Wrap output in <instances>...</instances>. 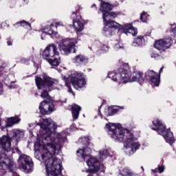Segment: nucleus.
<instances>
[{
  "instance_id": "a18cd8bd",
  "label": "nucleus",
  "mask_w": 176,
  "mask_h": 176,
  "mask_svg": "<svg viewBox=\"0 0 176 176\" xmlns=\"http://www.w3.org/2000/svg\"><path fill=\"white\" fill-rule=\"evenodd\" d=\"M91 8H95L96 10H97V6H96V4L92 5Z\"/></svg>"
},
{
  "instance_id": "f704fd0d",
  "label": "nucleus",
  "mask_w": 176,
  "mask_h": 176,
  "mask_svg": "<svg viewBox=\"0 0 176 176\" xmlns=\"http://www.w3.org/2000/svg\"><path fill=\"white\" fill-rule=\"evenodd\" d=\"M122 172L124 173V174H125V175H129V173H131V170L129 168H124L123 170H122Z\"/></svg>"
},
{
  "instance_id": "37998d69",
  "label": "nucleus",
  "mask_w": 176,
  "mask_h": 176,
  "mask_svg": "<svg viewBox=\"0 0 176 176\" xmlns=\"http://www.w3.org/2000/svg\"><path fill=\"white\" fill-rule=\"evenodd\" d=\"M102 105H104V103H102L100 107H99V112H98V115H100V113H101V107H102Z\"/></svg>"
},
{
  "instance_id": "b1692460",
  "label": "nucleus",
  "mask_w": 176,
  "mask_h": 176,
  "mask_svg": "<svg viewBox=\"0 0 176 176\" xmlns=\"http://www.w3.org/2000/svg\"><path fill=\"white\" fill-rule=\"evenodd\" d=\"M100 158L102 160H104V159H107V156H112L111 153H109V151L108 149H103L100 151Z\"/></svg>"
},
{
  "instance_id": "412c9836",
  "label": "nucleus",
  "mask_w": 176,
  "mask_h": 176,
  "mask_svg": "<svg viewBox=\"0 0 176 176\" xmlns=\"http://www.w3.org/2000/svg\"><path fill=\"white\" fill-rule=\"evenodd\" d=\"M52 27H54V24L53 23H52L50 26L49 25L45 26L42 30L43 34H45L46 35L56 34V32L53 30V29L52 28Z\"/></svg>"
},
{
  "instance_id": "f8f14e48",
  "label": "nucleus",
  "mask_w": 176,
  "mask_h": 176,
  "mask_svg": "<svg viewBox=\"0 0 176 176\" xmlns=\"http://www.w3.org/2000/svg\"><path fill=\"white\" fill-rule=\"evenodd\" d=\"M54 103L53 102L43 100L40 103L39 110L41 115H49L54 111Z\"/></svg>"
},
{
  "instance_id": "1a4fd4ad",
  "label": "nucleus",
  "mask_w": 176,
  "mask_h": 176,
  "mask_svg": "<svg viewBox=\"0 0 176 176\" xmlns=\"http://www.w3.org/2000/svg\"><path fill=\"white\" fill-rule=\"evenodd\" d=\"M18 164L19 166V168L23 170L24 173H32V170H34V162H32V159L25 154H21L19 156Z\"/></svg>"
},
{
  "instance_id": "a211bd4d",
  "label": "nucleus",
  "mask_w": 176,
  "mask_h": 176,
  "mask_svg": "<svg viewBox=\"0 0 176 176\" xmlns=\"http://www.w3.org/2000/svg\"><path fill=\"white\" fill-rule=\"evenodd\" d=\"M82 111V107L80 106L74 104L72 106V113L73 116L74 120H78V118H79V113Z\"/></svg>"
},
{
  "instance_id": "7ed1b4c3",
  "label": "nucleus",
  "mask_w": 176,
  "mask_h": 176,
  "mask_svg": "<svg viewBox=\"0 0 176 176\" xmlns=\"http://www.w3.org/2000/svg\"><path fill=\"white\" fill-rule=\"evenodd\" d=\"M113 9V6L108 2L101 1L100 10L102 13V19L104 27L102 29V34L105 36H112L115 34V30L120 31L122 30L124 34L129 35V30L133 27L130 23H126L122 26L116 21L111 19L112 17H116V13L109 12Z\"/></svg>"
},
{
  "instance_id": "cd10ccee",
  "label": "nucleus",
  "mask_w": 176,
  "mask_h": 176,
  "mask_svg": "<svg viewBox=\"0 0 176 176\" xmlns=\"http://www.w3.org/2000/svg\"><path fill=\"white\" fill-rule=\"evenodd\" d=\"M5 68H6V63L3 60H0V78L1 77L2 72Z\"/></svg>"
},
{
  "instance_id": "aec40b11",
  "label": "nucleus",
  "mask_w": 176,
  "mask_h": 176,
  "mask_svg": "<svg viewBox=\"0 0 176 176\" xmlns=\"http://www.w3.org/2000/svg\"><path fill=\"white\" fill-rule=\"evenodd\" d=\"M13 27H14V28H19V27H23V28H31V23L25 20H22L14 23Z\"/></svg>"
},
{
  "instance_id": "c85d7f7f",
  "label": "nucleus",
  "mask_w": 176,
  "mask_h": 176,
  "mask_svg": "<svg viewBox=\"0 0 176 176\" xmlns=\"http://www.w3.org/2000/svg\"><path fill=\"white\" fill-rule=\"evenodd\" d=\"M128 34H131L133 36H135V35L138 34V30H137V28L131 26V29L129 30Z\"/></svg>"
},
{
  "instance_id": "6e6d98bb",
  "label": "nucleus",
  "mask_w": 176,
  "mask_h": 176,
  "mask_svg": "<svg viewBox=\"0 0 176 176\" xmlns=\"http://www.w3.org/2000/svg\"><path fill=\"white\" fill-rule=\"evenodd\" d=\"M0 127H1V120H0Z\"/></svg>"
},
{
  "instance_id": "4be33fe9",
  "label": "nucleus",
  "mask_w": 176,
  "mask_h": 176,
  "mask_svg": "<svg viewBox=\"0 0 176 176\" xmlns=\"http://www.w3.org/2000/svg\"><path fill=\"white\" fill-rule=\"evenodd\" d=\"M144 39V36H140L137 38H135L132 43V46L137 47V46H142V40Z\"/></svg>"
},
{
  "instance_id": "72a5a7b5",
  "label": "nucleus",
  "mask_w": 176,
  "mask_h": 176,
  "mask_svg": "<svg viewBox=\"0 0 176 176\" xmlns=\"http://www.w3.org/2000/svg\"><path fill=\"white\" fill-rule=\"evenodd\" d=\"M86 173H89V174L87 176H93V174H94V173H98V171H96L94 170V169L91 168L87 170Z\"/></svg>"
},
{
  "instance_id": "c03bdc74",
  "label": "nucleus",
  "mask_w": 176,
  "mask_h": 176,
  "mask_svg": "<svg viewBox=\"0 0 176 176\" xmlns=\"http://www.w3.org/2000/svg\"><path fill=\"white\" fill-rule=\"evenodd\" d=\"M163 68H164V67H161L159 72V75H160V74H162V72L163 71Z\"/></svg>"
},
{
  "instance_id": "9b49d317",
  "label": "nucleus",
  "mask_w": 176,
  "mask_h": 176,
  "mask_svg": "<svg viewBox=\"0 0 176 176\" xmlns=\"http://www.w3.org/2000/svg\"><path fill=\"white\" fill-rule=\"evenodd\" d=\"M70 80L72 86L76 90H79V89H83V87H86L87 83L86 82V79L82 76V75H79L78 74L72 75L70 77Z\"/></svg>"
},
{
  "instance_id": "473e14b6",
  "label": "nucleus",
  "mask_w": 176,
  "mask_h": 176,
  "mask_svg": "<svg viewBox=\"0 0 176 176\" xmlns=\"http://www.w3.org/2000/svg\"><path fill=\"white\" fill-rule=\"evenodd\" d=\"M41 148H42V145L40 144L39 142H36L34 143V149L35 151H41Z\"/></svg>"
},
{
  "instance_id": "4c0bfd02",
  "label": "nucleus",
  "mask_w": 176,
  "mask_h": 176,
  "mask_svg": "<svg viewBox=\"0 0 176 176\" xmlns=\"http://www.w3.org/2000/svg\"><path fill=\"white\" fill-rule=\"evenodd\" d=\"M109 49V48L108 47V45H103L102 47V50H103L104 52H108Z\"/></svg>"
},
{
  "instance_id": "f257e3e1",
  "label": "nucleus",
  "mask_w": 176,
  "mask_h": 176,
  "mask_svg": "<svg viewBox=\"0 0 176 176\" xmlns=\"http://www.w3.org/2000/svg\"><path fill=\"white\" fill-rule=\"evenodd\" d=\"M43 131L41 134L43 140L42 160L45 163V171L47 175L63 176V165L58 158H53L54 155L58 153L63 148V144L67 141V133L61 132L54 138V132L57 129V124L51 118L43 119V122L38 124Z\"/></svg>"
},
{
  "instance_id": "de8ad7c7",
  "label": "nucleus",
  "mask_w": 176,
  "mask_h": 176,
  "mask_svg": "<svg viewBox=\"0 0 176 176\" xmlns=\"http://www.w3.org/2000/svg\"><path fill=\"white\" fill-rule=\"evenodd\" d=\"M96 45H100V42L96 41Z\"/></svg>"
},
{
  "instance_id": "a878e982",
  "label": "nucleus",
  "mask_w": 176,
  "mask_h": 176,
  "mask_svg": "<svg viewBox=\"0 0 176 176\" xmlns=\"http://www.w3.org/2000/svg\"><path fill=\"white\" fill-rule=\"evenodd\" d=\"M148 19H149V14L143 11V12L140 14L141 21H142V23H146V21H148Z\"/></svg>"
},
{
  "instance_id": "8fccbe9b",
  "label": "nucleus",
  "mask_w": 176,
  "mask_h": 176,
  "mask_svg": "<svg viewBox=\"0 0 176 176\" xmlns=\"http://www.w3.org/2000/svg\"><path fill=\"white\" fill-rule=\"evenodd\" d=\"M0 78H2V72H1V77H0ZM0 80H2V79H0Z\"/></svg>"
},
{
  "instance_id": "dca6fc26",
  "label": "nucleus",
  "mask_w": 176,
  "mask_h": 176,
  "mask_svg": "<svg viewBox=\"0 0 176 176\" xmlns=\"http://www.w3.org/2000/svg\"><path fill=\"white\" fill-rule=\"evenodd\" d=\"M87 164L89 166V168H92L94 171H99L100 167L101 166L100 162L96 157H90L89 159L87 160Z\"/></svg>"
},
{
  "instance_id": "ea45409f",
  "label": "nucleus",
  "mask_w": 176,
  "mask_h": 176,
  "mask_svg": "<svg viewBox=\"0 0 176 176\" xmlns=\"http://www.w3.org/2000/svg\"><path fill=\"white\" fill-rule=\"evenodd\" d=\"M2 94H3V86L0 82V96H2Z\"/></svg>"
},
{
  "instance_id": "864d4df0",
  "label": "nucleus",
  "mask_w": 176,
  "mask_h": 176,
  "mask_svg": "<svg viewBox=\"0 0 176 176\" xmlns=\"http://www.w3.org/2000/svg\"><path fill=\"white\" fill-rule=\"evenodd\" d=\"M41 39H43V37L41 36Z\"/></svg>"
},
{
  "instance_id": "c756f323",
  "label": "nucleus",
  "mask_w": 176,
  "mask_h": 176,
  "mask_svg": "<svg viewBox=\"0 0 176 176\" xmlns=\"http://www.w3.org/2000/svg\"><path fill=\"white\" fill-rule=\"evenodd\" d=\"M114 49L116 50H123L124 49V46L123 45V43L119 42L114 45Z\"/></svg>"
},
{
  "instance_id": "603ef678",
  "label": "nucleus",
  "mask_w": 176,
  "mask_h": 176,
  "mask_svg": "<svg viewBox=\"0 0 176 176\" xmlns=\"http://www.w3.org/2000/svg\"><path fill=\"white\" fill-rule=\"evenodd\" d=\"M10 83H14V82H13V81H11V82H10Z\"/></svg>"
},
{
  "instance_id": "2f4dec72",
  "label": "nucleus",
  "mask_w": 176,
  "mask_h": 176,
  "mask_svg": "<svg viewBox=\"0 0 176 176\" xmlns=\"http://www.w3.org/2000/svg\"><path fill=\"white\" fill-rule=\"evenodd\" d=\"M65 86H67V87L68 88V91L69 93H74V91H72V89L71 88V84H69V82H68V80H65Z\"/></svg>"
},
{
  "instance_id": "a19ab883",
  "label": "nucleus",
  "mask_w": 176,
  "mask_h": 176,
  "mask_svg": "<svg viewBox=\"0 0 176 176\" xmlns=\"http://www.w3.org/2000/svg\"><path fill=\"white\" fill-rule=\"evenodd\" d=\"M170 31L171 32L173 33V34L175 35V36H176V26L175 28H170Z\"/></svg>"
},
{
  "instance_id": "7c9ffc66",
  "label": "nucleus",
  "mask_w": 176,
  "mask_h": 176,
  "mask_svg": "<svg viewBox=\"0 0 176 176\" xmlns=\"http://www.w3.org/2000/svg\"><path fill=\"white\" fill-rule=\"evenodd\" d=\"M2 80L4 82V84L6 85V86H8L9 89H14V85L8 83V77H6L4 80Z\"/></svg>"
},
{
  "instance_id": "0eeeda50",
  "label": "nucleus",
  "mask_w": 176,
  "mask_h": 176,
  "mask_svg": "<svg viewBox=\"0 0 176 176\" xmlns=\"http://www.w3.org/2000/svg\"><path fill=\"white\" fill-rule=\"evenodd\" d=\"M153 124L155 127H152V130L157 131L158 134L162 135L168 144L173 145L175 142L173 132H171L170 129H166V125L163 124L162 121L156 119L153 121Z\"/></svg>"
},
{
  "instance_id": "6ab92c4d",
  "label": "nucleus",
  "mask_w": 176,
  "mask_h": 176,
  "mask_svg": "<svg viewBox=\"0 0 176 176\" xmlns=\"http://www.w3.org/2000/svg\"><path fill=\"white\" fill-rule=\"evenodd\" d=\"M19 122L20 118H19V116H15L14 117H11L8 119L6 127H12V126H13L14 124H16Z\"/></svg>"
},
{
  "instance_id": "49530a36",
  "label": "nucleus",
  "mask_w": 176,
  "mask_h": 176,
  "mask_svg": "<svg viewBox=\"0 0 176 176\" xmlns=\"http://www.w3.org/2000/svg\"><path fill=\"white\" fill-rule=\"evenodd\" d=\"M176 25L175 23H174L173 24H170V25L171 26V28H173V25Z\"/></svg>"
},
{
  "instance_id": "ddd939ff",
  "label": "nucleus",
  "mask_w": 176,
  "mask_h": 176,
  "mask_svg": "<svg viewBox=\"0 0 176 176\" xmlns=\"http://www.w3.org/2000/svg\"><path fill=\"white\" fill-rule=\"evenodd\" d=\"M173 45V39L164 38L163 40H158L154 44V47L160 50V52H164L167 49H170Z\"/></svg>"
},
{
  "instance_id": "09e8293b",
  "label": "nucleus",
  "mask_w": 176,
  "mask_h": 176,
  "mask_svg": "<svg viewBox=\"0 0 176 176\" xmlns=\"http://www.w3.org/2000/svg\"><path fill=\"white\" fill-rule=\"evenodd\" d=\"M141 168H142V170L144 171V166H141Z\"/></svg>"
},
{
  "instance_id": "f03ea898",
  "label": "nucleus",
  "mask_w": 176,
  "mask_h": 176,
  "mask_svg": "<svg viewBox=\"0 0 176 176\" xmlns=\"http://www.w3.org/2000/svg\"><path fill=\"white\" fill-rule=\"evenodd\" d=\"M106 129L108 130L109 135L115 142H124V146L129 153H134L141 146L140 143L134 142L137 138H134L133 133L129 129L122 127L120 124H106Z\"/></svg>"
},
{
  "instance_id": "5701e85b",
  "label": "nucleus",
  "mask_w": 176,
  "mask_h": 176,
  "mask_svg": "<svg viewBox=\"0 0 176 176\" xmlns=\"http://www.w3.org/2000/svg\"><path fill=\"white\" fill-rule=\"evenodd\" d=\"M80 141H81L82 145H85V146H93V144L90 142L89 137H83L80 140Z\"/></svg>"
},
{
  "instance_id": "79ce46f5",
  "label": "nucleus",
  "mask_w": 176,
  "mask_h": 176,
  "mask_svg": "<svg viewBox=\"0 0 176 176\" xmlns=\"http://www.w3.org/2000/svg\"><path fill=\"white\" fill-rule=\"evenodd\" d=\"M128 176H137V175H135V173H133V172H131L129 173V175H128Z\"/></svg>"
},
{
  "instance_id": "2eb2a0df",
  "label": "nucleus",
  "mask_w": 176,
  "mask_h": 176,
  "mask_svg": "<svg viewBox=\"0 0 176 176\" xmlns=\"http://www.w3.org/2000/svg\"><path fill=\"white\" fill-rule=\"evenodd\" d=\"M72 61L77 67H82L89 63V58L85 55L78 54L72 59Z\"/></svg>"
},
{
  "instance_id": "58836bf2",
  "label": "nucleus",
  "mask_w": 176,
  "mask_h": 176,
  "mask_svg": "<svg viewBox=\"0 0 176 176\" xmlns=\"http://www.w3.org/2000/svg\"><path fill=\"white\" fill-rule=\"evenodd\" d=\"M158 170L160 171V173L162 174V173H163V171H164V166H158Z\"/></svg>"
},
{
  "instance_id": "f3484780",
  "label": "nucleus",
  "mask_w": 176,
  "mask_h": 176,
  "mask_svg": "<svg viewBox=\"0 0 176 176\" xmlns=\"http://www.w3.org/2000/svg\"><path fill=\"white\" fill-rule=\"evenodd\" d=\"M91 148H93V146H84L82 149H80L76 151V153H79V152H81V156L82 159H86L90 153H91Z\"/></svg>"
},
{
  "instance_id": "3c124183",
  "label": "nucleus",
  "mask_w": 176,
  "mask_h": 176,
  "mask_svg": "<svg viewBox=\"0 0 176 176\" xmlns=\"http://www.w3.org/2000/svg\"><path fill=\"white\" fill-rule=\"evenodd\" d=\"M32 124H29L30 127H31Z\"/></svg>"
},
{
  "instance_id": "c9c22d12",
  "label": "nucleus",
  "mask_w": 176,
  "mask_h": 176,
  "mask_svg": "<svg viewBox=\"0 0 176 176\" xmlns=\"http://www.w3.org/2000/svg\"><path fill=\"white\" fill-rule=\"evenodd\" d=\"M151 58H159V54H156L155 52H152L151 54Z\"/></svg>"
},
{
  "instance_id": "423d86ee",
  "label": "nucleus",
  "mask_w": 176,
  "mask_h": 176,
  "mask_svg": "<svg viewBox=\"0 0 176 176\" xmlns=\"http://www.w3.org/2000/svg\"><path fill=\"white\" fill-rule=\"evenodd\" d=\"M35 82L38 90H41L42 87L45 89L41 93V98L49 100V98H50L49 91H52L53 90V87H54V82H53V80L47 76H44L43 79L41 77L36 76Z\"/></svg>"
},
{
  "instance_id": "6e6552de",
  "label": "nucleus",
  "mask_w": 176,
  "mask_h": 176,
  "mask_svg": "<svg viewBox=\"0 0 176 176\" xmlns=\"http://www.w3.org/2000/svg\"><path fill=\"white\" fill-rule=\"evenodd\" d=\"M78 43V40L75 38H64L59 43V51L61 54L64 56H68L72 53H76V50L75 49V45Z\"/></svg>"
},
{
  "instance_id": "393cba45",
  "label": "nucleus",
  "mask_w": 176,
  "mask_h": 176,
  "mask_svg": "<svg viewBox=\"0 0 176 176\" xmlns=\"http://www.w3.org/2000/svg\"><path fill=\"white\" fill-rule=\"evenodd\" d=\"M119 112V109H116L115 107H111L108 108L107 116H113L116 113Z\"/></svg>"
},
{
  "instance_id": "20e7f679",
  "label": "nucleus",
  "mask_w": 176,
  "mask_h": 176,
  "mask_svg": "<svg viewBox=\"0 0 176 176\" xmlns=\"http://www.w3.org/2000/svg\"><path fill=\"white\" fill-rule=\"evenodd\" d=\"M123 68L118 69V73L115 72H110L108 74V78L113 80V82H122V83H127L129 82H138L140 85L144 83V73L133 72L131 76V72L129 70V63L123 65Z\"/></svg>"
},
{
  "instance_id": "bb28decb",
  "label": "nucleus",
  "mask_w": 176,
  "mask_h": 176,
  "mask_svg": "<svg viewBox=\"0 0 176 176\" xmlns=\"http://www.w3.org/2000/svg\"><path fill=\"white\" fill-rule=\"evenodd\" d=\"M90 50H92L94 53H96V54H98L100 52H101V50H100V47H96V44H93L91 47H89Z\"/></svg>"
},
{
  "instance_id": "4468645a",
  "label": "nucleus",
  "mask_w": 176,
  "mask_h": 176,
  "mask_svg": "<svg viewBox=\"0 0 176 176\" xmlns=\"http://www.w3.org/2000/svg\"><path fill=\"white\" fill-rule=\"evenodd\" d=\"M147 80H150L151 83H153L154 86H159L160 83V74H157L153 70H148L145 73L144 75Z\"/></svg>"
},
{
  "instance_id": "39448f33",
  "label": "nucleus",
  "mask_w": 176,
  "mask_h": 176,
  "mask_svg": "<svg viewBox=\"0 0 176 176\" xmlns=\"http://www.w3.org/2000/svg\"><path fill=\"white\" fill-rule=\"evenodd\" d=\"M60 53L57 51V46L54 44H51L41 53V56L44 60H46L52 67H58L61 60L58 56Z\"/></svg>"
},
{
  "instance_id": "9d476101",
  "label": "nucleus",
  "mask_w": 176,
  "mask_h": 176,
  "mask_svg": "<svg viewBox=\"0 0 176 176\" xmlns=\"http://www.w3.org/2000/svg\"><path fill=\"white\" fill-rule=\"evenodd\" d=\"M80 6H77L76 7V11L72 12V17L73 19V24L75 30L78 32H82V30H85V25L83 24L82 16H80Z\"/></svg>"
},
{
  "instance_id": "5fc2aeb1",
  "label": "nucleus",
  "mask_w": 176,
  "mask_h": 176,
  "mask_svg": "<svg viewBox=\"0 0 176 176\" xmlns=\"http://www.w3.org/2000/svg\"><path fill=\"white\" fill-rule=\"evenodd\" d=\"M56 25H58V23H56Z\"/></svg>"
},
{
  "instance_id": "e433bc0d",
  "label": "nucleus",
  "mask_w": 176,
  "mask_h": 176,
  "mask_svg": "<svg viewBox=\"0 0 176 176\" xmlns=\"http://www.w3.org/2000/svg\"><path fill=\"white\" fill-rule=\"evenodd\" d=\"M6 41H7L8 46H12V45H13V41H12V39H10V38H8L6 39Z\"/></svg>"
}]
</instances>
